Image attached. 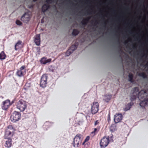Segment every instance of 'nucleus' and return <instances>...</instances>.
I'll list each match as a JSON object with an SVG mask.
<instances>
[{"instance_id":"obj_22","label":"nucleus","mask_w":148,"mask_h":148,"mask_svg":"<svg viewBox=\"0 0 148 148\" xmlns=\"http://www.w3.org/2000/svg\"><path fill=\"white\" fill-rule=\"evenodd\" d=\"M138 75L139 76L142 77L143 78H147V75L144 72H143L139 73Z\"/></svg>"},{"instance_id":"obj_37","label":"nucleus","mask_w":148,"mask_h":148,"mask_svg":"<svg viewBox=\"0 0 148 148\" xmlns=\"http://www.w3.org/2000/svg\"><path fill=\"white\" fill-rule=\"evenodd\" d=\"M108 122L110 121V115L109 114H108Z\"/></svg>"},{"instance_id":"obj_36","label":"nucleus","mask_w":148,"mask_h":148,"mask_svg":"<svg viewBox=\"0 0 148 148\" xmlns=\"http://www.w3.org/2000/svg\"><path fill=\"white\" fill-rule=\"evenodd\" d=\"M53 0H46V2L48 3H50L53 2Z\"/></svg>"},{"instance_id":"obj_26","label":"nucleus","mask_w":148,"mask_h":148,"mask_svg":"<svg viewBox=\"0 0 148 148\" xmlns=\"http://www.w3.org/2000/svg\"><path fill=\"white\" fill-rule=\"evenodd\" d=\"M134 104V103L133 102H130V103H128L126 106L125 109L126 110H129L131 108L132 106Z\"/></svg>"},{"instance_id":"obj_23","label":"nucleus","mask_w":148,"mask_h":148,"mask_svg":"<svg viewBox=\"0 0 148 148\" xmlns=\"http://www.w3.org/2000/svg\"><path fill=\"white\" fill-rule=\"evenodd\" d=\"M105 97H106L105 100L106 102H108L110 100L112 97V95L110 94L106 95H105Z\"/></svg>"},{"instance_id":"obj_20","label":"nucleus","mask_w":148,"mask_h":148,"mask_svg":"<svg viewBox=\"0 0 148 148\" xmlns=\"http://www.w3.org/2000/svg\"><path fill=\"white\" fill-rule=\"evenodd\" d=\"M6 56V55L3 51H2L0 53V60L5 59Z\"/></svg>"},{"instance_id":"obj_39","label":"nucleus","mask_w":148,"mask_h":148,"mask_svg":"<svg viewBox=\"0 0 148 148\" xmlns=\"http://www.w3.org/2000/svg\"><path fill=\"white\" fill-rule=\"evenodd\" d=\"M119 56L120 58H121V61H122V62L123 61V59L121 57V54H120Z\"/></svg>"},{"instance_id":"obj_13","label":"nucleus","mask_w":148,"mask_h":148,"mask_svg":"<svg viewBox=\"0 0 148 148\" xmlns=\"http://www.w3.org/2000/svg\"><path fill=\"white\" fill-rule=\"evenodd\" d=\"M7 140L5 141L4 146L7 148H10L12 146V140L11 138H4Z\"/></svg>"},{"instance_id":"obj_46","label":"nucleus","mask_w":148,"mask_h":148,"mask_svg":"<svg viewBox=\"0 0 148 148\" xmlns=\"http://www.w3.org/2000/svg\"><path fill=\"white\" fill-rule=\"evenodd\" d=\"M72 3L73 4H74L73 3Z\"/></svg>"},{"instance_id":"obj_25","label":"nucleus","mask_w":148,"mask_h":148,"mask_svg":"<svg viewBox=\"0 0 148 148\" xmlns=\"http://www.w3.org/2000/svg\"><path fill=\"white\" fill-rule=\"evenodd\" d=\"M134 104V103L133 102H130V103H128L126 106L125 109L126 110H129L131 108L132 106Z\"/></svg>"},{"instance_id":"obj_43","label":"nucleus","mask_w":148,"mask_h":148,"mask_svg":"<svg viewBox=\"0 0 148 148\" xmlns=\"http://www.w3.org/2000/svg\"><path fill=\"white\" fill-rule=\"evenodd\" d=\"M120 51H121V52H123V51L121 50V49H120Z\"/></svg>"},{"instance_id":"obj_24","label":"nucleus","mask_w":148,"mask_h":148,"mask_svg":"<svg viewBox=\"0 0 148 148\" xmlns=\"http://www.w3.org/2000/svg\"><path fill=\"white\" fill-rule=\"evenodd\" d=\"M128 77L129 81L131 82H133L134 81L133 80V75L132 73H130Z\"/></svg>"},{"instance_id":"obj_21","label":"nucleus","mask_w":148,"mask_h":148,"mask_svg":"<svg viewBox=\"0 0 148 148\" xmlns=\"http://www.w3.org/2000/svg\"><path fill=\"white\" fill-rule=\"evenodd\" d=\"M90 19V17H88L87 18L84 19L81 22L82 24L83 25H86L88 22L89 20Z\"/></svg>"},{"instance_id":"obj_29","label":"nucleus","mask_w":148,"mask_h":148,"mask_svg":"<svg viewBox=\"0 0 148 148\" xmlns=\"http://www.w3.org/2000/svg\"><path fill=\"white\" fill-rule=\"evenodd\" d=\"M136 95L135 94H133L131 96L130 98V100L131 101V102H133V101L135 100L136 97Z\"/></svg>"},{"instance_id":"obj_44","label":"nucleus","mask_w":148,"mask_h":148,"mask_svg":"<svg viewBox=\"0 0 148 148\" xmlns=\"http://www.w3.org/2000/svg\"><path fill=\"white\" fill-rule=\"evenodd\" d=\"M146 66H148V64H146Z\"/></svg>"},{"instance_id":"obj_2","label":"nucleus","mask_w":148,"mask_h":148,"mask_svg":"<svg viewBox=\"0 0 148 148\" xmlns=\"http://www.w3.org/2000/svg\"><path fill=\"white\" fill-rule=\"evenodd\" d=\"M113 136L111 135L106 137L104 136L101 140L100 145L101 147L104 148L107 147L110 142H112L113 140Z\"/></svg>"},{"instance_id":"obj_38","label":"nucleus","mask_w":148,"mask_h":148,"mask_svg":"<svg viewBox=\"0 0 148 148\" xmlns=\"http://www.w3.org/2000/svg\"><path fill=\"white\" fill-rule=\"evenodd\" d=\"M15 101V99L13 100L12 102L10 101V103L11 104V105H12V104L14 103Z\"/></svg>"},{"instance_id":"obj_14","label":"nucleus","mask_w":148,"mask_h":148,"mask_svg":"<svg viewBox=\"0 0 148 148\" xmlns=\"http://www.w3.org/2000/svg\"><path fill=\"white\" fill-rule=\"evenodd\" d=\"M100 127V126H97V127L94 128L93 131L90 133V136L93 137L96 135L99 131Z\"/></svg>"},{"instance_id":"obj_42","label":"nucleus","mask_w":148,"mask_h":148,"mask_svg":"<svg viewBox=\"0 0 148 148\" xmlns=\"http://www.w3.org/2000/svg\"><path fill=\"white\" fill-rule=\"evenodd\" d=\"M36 1V0H33V1L34 2Z\"/></svg>"},{"instance_id":"obj_10","label":"nucleus","mask_w":148,"mask_h":148,"mask_svg":"<svg viewBox=\"0 0 148 148\" xmlns=\"http://www.w3.org/2000/svg\"><path fill=\"white\" fill-rule=\"evenodd\" d=\"M11 106L10 101L9 99H7L3 102L1 106L2 108L4 110H7Z\"/></svg>"},{"instance_id":"obj_9","label":"nucleus","mask_w":148,"mask_h":148,"mask_svg":"<svg viewBox=\"0 0 148 148\" xmlns=\"http://www.w3.org/2000/svg\"><path fill=\"white\" fill-rule=\"evenodd\" d=\"M25 68V65H23L21 67L19 70H18L16 72L17 75L19 77L23 76L26 73Z\"/></svg>"},{"instance_id":"obj_35","label":"nucleus","mask_w":148,"mask_h":148,"mask_svg":"<svg viewBox=\"0 0 148 148\" xmlns=\"http://www.w3.org/2000/svg\"><path fill=\"white\" fill-rule=\"evenodd\" d=\"M115 128H116L115 126L114 125H112L110 127V129L112 131H114Z\"/></svg>"},{"instance_id":"obj_3","label":"nucleus","mask_w":148,"mask_h":148,"mask_svg":"<svg viewBox=\"0 0 148 148\" xmlns=\"http://www.w3.org/2000/svg\"><path fill=\"white\" fill-rule=\"evenodd\" d=\"M83 139V136L80 134H77L73 139V147H79Z\"/></svg>"},{"instance_id":"obj_18","label":"nucleus","mask_w":148,"mask_h":148,"mask_svg":"<svg viewBox=\"0 0 148 148\" xmlns=\"http://www.w3.org/2000/svg\"><path fill=\"white\" fill-rule=\"evenodd\" d=\"M50 5L48 4H45L42 7V11L43 12H45L50 7Z\"/></svg>"},{"instance_id":"obj_31","label":"nucleus","mask_w":148,"mask_h":148,"mask_svg":"<svg viewBox=\"0 0 148 148\" xmlns=\"http://www.w3.org/2000/svg\"><path fill=\"white\" fill-rule=\"evenodd\" d=\"M90 136H87L84 140V141L82 145L84 144L86 142H88V141L90 139Z\"/></svg>"},{"instance_id":"obj_6","label":"nucleus","mask_w":148,"mask_h":148,"mask_svg":"<svg viewBox=\"0 0 148 148\" xmlns=\"http://www.w3.org/2000/svg\"><path fill=\"white\" fill-rule=\"evenodd\" d=\"M21 114L20 112L14 111L12 113L10 117V119L12 121L15 122L18 121L21 119Z\"/></svg>"},{"instance_id":"obj_27","label":"nucleus","mask_w":148,"mask_h":148,"mask_svg":"<svg viewBox=\"0 0 148 148\" xmlns=\"http://www.w3.org/2000/svg\"><path fill=\"white\" fill-rule=\"evenodd\" d=\"M77 46L76 45H73L70 47L69 49L71 51H72V52H73L77 49Z\"/></svg>"},{"instance_id":"obj_11","label":"nucleus","mask_w":148,"mask_h":148,"mask_svg":"<svg viewBox=\"0 0 148 148\" xmlns=\"http://www.w3.org/2000/svg\"><path fill=\"white\" fill-rule=\"evenodd\" d=\"M123 118L122 115L120 113H116L114 116V121L116 123L121 121Z\"/></svg>"},{"instance_id":"obj_28","label":"nucleus","mask_w":148,"mask_h":148,"mask_svg":"<svg viewBox=\"0 0 148 148\" xmlns=\"http://www.w3.org/2000/svg\"><path fill=\"white\" fill-rule=\"evenodd\" d=\"M79 32L76 29H73L72 34L73 36H76L79 33Z\"/></svg>"},{"instance_id":"obj_34","label":"nucleus","mask_w":148,"mask_h":148,"mask_svg":"<svg viewBox=\"0 0 148 148\" xmlns=\"http://www.w3.org/2000/svg\"><path fill=\"white\" fill-rule=\"evenodd\" d=\"M89 144L88 142H86L84 144L82 145H84L85 148H88L89 147Z\"/></svg>"},{"instance_id":"obj_1","label":"nucleus","mask_w":148,"mask_h":148,"mask_svg":"<svg viewBox=\"0 0 148 148\" xmlns=\"http://www.w3.org/2000/svg\"><path fill=\"white\" fill-rule=\"evenodd\" d=\"M15 130V129L12 125H8L5 129L4 138H11L14 135Z\"/></svg>"},{"instance_id":"obj_4","label":"nucleus","mask_w":148,"mask_h":148,"mask_svg":"<svg viewBox=\"0 0 148 148\" xmlns=\"http://www.w3.org/2000/svg\"><path fill=\"white\" fill-rule=\"evenodd\" d=\"M133 94H135L136 95H138V98L139 99H143L144 98L146 94V91L145 90H141L140 92H139V89L138 87H135L133 89Z\"/></svg>"},{"instance_id":"obj_45","label":"nucleus","mask_w":148,"mask_h":148,"mask_svg":"<svg viewBox=\"0 0 148 148\" xmlns=\"http://www.w3.org/2000/svg\"><path fill=\"white\" fill-rule=\"evenodd\" d=\"M134 48H135L136 47H135V46H134Z\"/></svg>"},{"instance_id":"obj_7","label":"nucleus","mask_w":148,"mask_h":148,"mask_svg":"<svg viewBox=\"0 0 148 148\" xmlns=\"http://www.w3.org/2000/svg\"><path fill=\"white\" fill-rule=\"evenodd\" d=\"M47 77V74H43L41 77L40 85L42 88H44L46 86Z\"/></svg>"},{"instance_id":"obj_30","label":"nucleus","mask_w":148,"mask_h":148,"mask_svg":"<svg viewBox=\"0 0 148 148\" xmlns=\"http://www.w3.org/2000/svg\"><path fill=\"white\" fill-rule=\"evenodd\" d=\"M73 52L69 49L66 51V56H68L71 54Z\"/></svg>"},{"instance_id":"obj_32","label":"nucleus","mask_w":148,"mask_h":148,"mask_svg":"<svg viewBox=\"0 0 148 148\" xmlns=\"http://www.w3.org/2000/svg\"><path fill=\"white\" fill-rule=\"evenodd\" d=\"M16 23L18 25H21L22 24V23L19 20H17L16 21Z\"/></svg>"},{"instance_id":"obj_41","label":"nucleus","mask_w":148,"mask_h":148,"mask_svg":"<svg viewBox=\"0 0 148 148\" xmlns=\"http://www.w3.org/2000/svg\"><path fill=\"white\" fill-rule=\"evenodd\" d=\"M118 41L119 42V36H118Z\"/></svg>"},{"instance_id":"obj_16","label":"nucleus","mask_w":148,"mask_h":148,"mask_svg":"<svg viewBox=\"0 0 148 148\" xmlns=\"http://www.w3.org/2000/svg\"><path fill=\"white\" fill-rule=\"evenodd\" d=\"M34 41L37 45H39L40 44V37L39 34H36L34 37Z\"/></svg>"},{"instance_id":"obj_12","label":"nucleus","mask_w":148,"mask_h":148,"mask_svg":"<svg viewBox=\"0 0 148 148\" xmlns=\"http://www.w3.org/2000/svg\"><path fill=\"white\" fill-rule=\"evenodd\" d=\"M21 19L24 22L27 23L30 20V17L29 15L27 13L25 14L22 16Z\"/></svg>"},{"instance_id":"obj_8","label":"nucleus","mask_w":148,"mask_h":148,"mask_svg":"<svg viewBox=\"0 0 148 148\" xmlns=\"http://www.w3.org/2000/svg\"><path fill=\"white\" fill-rule=\"evenodd\" d=\"M99 105L98 102H95L93 103L91 107V112L92 114H95L99 110Z\"/></svg>"},{"instance_id":"obj_40","label":"nucleus","mask_w":148,"mask_h":148,"mask_svg":"<svg viewBox=\"0 0 148 148\" xmlns=\"http://www.w3.org/2000/svg\"><path fill=\"white\" fill-rule=\"evenodd\" d=\"M125 44H127V41H125Z\"/></svg>"},{"instance_id":"obj_15","label":"nucleus","mask_w":148,"mask_h":148,"mask_svg":"<svg viewBox=\"0 0 148 148\" xmlns=\"http://www.w3.org/2000/svg\"><path fill=\"white\" fill-rule=\"evenodd\" d=\"M146 96V94H145V95L144 98L142 99H143L144 100L143 101H141L140 103V106L143 107H144L145 106L148 104V98H146L145 97ZM142 99H141L140 100Z\"/></svg>"},{"instance_id":"obj_33","label":"nucleus","mask_w":148,"mask_h":148,"mask_svg":"<svg viewBox=\"0 0 148 148\" xmlns=\"http://www.w3.org/2000/svg\"><path fill=\"white\" fill-rule=\"evenodd\" d=\"M100 122V121L99 120H97L95 121L94 124V126L96 127L97 125H98L99 124Z\"/></svg>"},{"instance_id":"obj_19","label":"nucleus","mask_w":148,"mask_h":148,"mask_svg":"<svg viewBox=\"0 0 148 148\" xmlns=\"http://www.w3.org/2000/svg\"><path fill=\"white\" fill-rule=\"evenodd\" d=\"M22 43V41L19 40L16 43L15 46V49L16 50H17L20 48V45H21Z\"/></svg>"},{"instance_id":"obj_17","label":"nucleus","mask_w":148,"mask_h":148,"mask_svg":"<svg viewBox=\"0 0 148 148\" xmlns=\"http://www.w3.org/2000/svg\"><path fill=\"white\" fill-rule=\"evenodd\" d=\"M51 60V58H49L48 59H47L45 57H43L40 60V62L41 64H46L50 62Z\"/></svg>"},{"instance_id":"obj_5","label":"nucleus","mask_w":148,"mask_h":148,"mask_svg":"<svg viewBox=\"0 0 148 148\" xmlns=\"http://www.w3.org/2000/svg\"><path fill=\"white\" fill-rule=\"evenodd\" d=\"M16 108L21 111H24L27 108V103L25 101L21 99L16 103Z\"/></svg>"}]
</instances>
